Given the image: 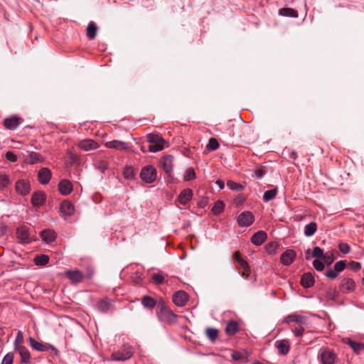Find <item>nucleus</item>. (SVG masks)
Masks as SVG:
<instances>
[{
    "label": "nucleus",
    "mask_w": 364,
    "mask_h": 364,
    "mask_svg": "<svg viewBox=\"0 0 364 364\" xmlns=\"http://www.w3.org/2000/svg\"><path fill=\"white\" fill-rule=\"evenodd\" d=\"M157 171L153 166L151 165L146 166L142 168L140 173L141 179L147 183H151L155 181Z\"/></svg>",
    "instance_id": "obj_1"
},
{
    "label": "nucleus",
    "mask_w": 364,
    "mask_h": 364,
    "mask_svg": "<svg viewBox=\"0 0 364 364\" xmlns=\"http://www.w3.org/2000/svg\"><path fill=\"white\" fill-rule=\"evenodd\" d=\"M29 343L31 346L34 349L40 352H45L48 350H51L54 354H58V350L53 346L49 343H43L37 341L33 338L30 337L28 338Z\"/></svg>",
    "instance_id": "obj_2"
},
{
    "label": "nucleus",
    "mask_w": 364,
    "mask_h": 364,
    "mask_svg": "<svg viewBox=\"0 0 364 364\" xmlns=\"http://www.w3.org/2000/svg\"><path fill=\"white\" fill-rule=\"evenodd\" d=\"M133 355L132 348L130 346H124L117 352L112 354V360L116 361H124L129 359Z\"/></svg>",
    "instance_id": "obj_3"
},
{
    "label": "nucleus",
    "mask_w": 364,
    "mask_h": 364,
    "mask_svg": "<svg viewBox=\"0 0 364 364\" xmlns=\"http://www.w3.org/2000/svg\"><path fill=\"white\" fill-rule=\"evenodd\" d=\"M255 220L253 214L249 211L241 213L237 218L238 225L241 228L250 226Z\"/></svg>",
    "instance_id": "obj_4"
},
{
    "label": "nucleus",
    "mask_w": 364,
    "mask_h": 364,
    "mask_svg": "<svg viewBox=\"0 0 364 364\" xmlns=\"http://www.w3.org/2000/svg\"><path fill=\"white\" fill-rule=\"evenodd\" d=\"M320 358L322 364H334L336 355L328 348H325L320 353Z\"/></svg>",
    "instance_id": "obj_5"
},
{
    "label": "nucleus",
    "mask_w": 364,
    "mask_h": 364,
    "mask_svg": "<svg viewBox=\"0 0 364 364\" xmlns=\"http://www.w3.org/2000/svg\"><path fill=\"white\" fill-rule=\"evenodd\" d=\"M17 236L22 243L28 244L34 240L33 237L31 236L29 228L25 226L20 227L17 229Z\"/></svg>",
    "instance_id": "obj_6"
},
{
    "label": "nucleus",
    "mask_w": 364,
    "mask_h": 364,
    "mask_svg": "<svg viewBox=\"0 0 364 364\" xmlns=\"http://www.w3.org/2000/svg\"><path fill=\"white\" fill-rule=\"evenodd\" d=\"M296 257V252L293 250H287L281 257L280 262L283 265L289 266L295 260Z\"/></svg>",
    "instance_id": "obj_7"
},
{
    "label": "nucleus",
    "mask_w": 364,
    "mask_h": 364,
    "mask_svg": "<svg viewBox=\"0 0 364 364\" xmlns=\"http://www.w3.org/2000/svg\"><path fill=\"white\" fill-rule=\"evenodd\" d=\"M31 187L29 182L24 179L17 181L16 183V191L18 193L26 196L30 191Z\"/></svg>",
    "instance_id": "obj_8"
},
{
    "label": "nucleus",
    "mask_w": 364,
    "mask_h": 364,
    "mask_svg": "<svg viewBox=\"0 0 364 364\" xmlns=\"http://www.w3.org/2000/svg\"><path fill=\"white\" fill-rule=\"evenodd\" d=\"M77 146L85 151H88L97 149L99 147V144L94 140L84 139L78 143Z\"/></svg>",
    "instance_id": "obj_9"
},
{
    "label": "nucleus",
    "mask_w": 364,
    "mask_h": 364,
    "mask_svg": "<svg viewBox=\"0 0 364 364\" xmlns=\"http://www.w3.org/2000/svg\"><path fill=\"white\" fill-rule=\"evenodd\" d=\"M161 318L169 323H175L177 320L176 315L168 308L164 306L161 309Z\"/></svg>",
    "instance_id": "obj_10"
},
{
    "label": "nucleus",
    "mask_w": 364,
    "mask_h": 364,
    "mask_svg": "<svg viewBox=\"0 0 364 364\" xmlns=\"http://www.w3.org/2000/svg\"><path fill=\"white\" fill-rule=\"evenodd\" d=\"M188 299V294L183 291H178L173 296V301L178 306H183L186 304Z\"/></svg>",
    "instance_id": "obj_11"
},
{
    "label": "nucleus",
    "mask_w": 364,
    "mask_h": 364,
    "mask_svg": "<svg viewBox=\"0 0 364 364\" xmlns=\"http://www.w3.org/2000/svg\"><path fill=\"white\" fill-rule=\"evenodd\" d=\"M52 176L50 170L48 168H41L38 173V181L41 184H47Z\"/></svg>",
    "instance_id": "obj_12"
},
{
    "label": "nucleus",
    "mask_w": 364,
    "mask_h": 364,
    "mask_svg": "<svg viewBox=\"0 0 364 364\" xmlns=\"http://www.w3.org/2000/svg\"><path fill=\"white\" fill-rule=\"evenodd\" d=\"M284 322L286 323H296L302 325L306 323V317L301 314L294 313L287 316L284 319Z\"/></svg>",
    "instance_id": "obj_13"
},
{
    "label": "nucleus",
    "mask_w": 364,
    "mask_h": 364,
    "mask_svg": "<svg viewBox=\"0 0 364 364\" xmlns=\"http://www.w3.org/2000/svg\"><path fill=\"white\" fill-rule=\"evenodd\" d=\"M355 288V283L351 278H345L341 281V289L344 293L353 291Z\"/></svg>",
    "instance_id": "obj_14"
},
{
    "label": "nucleus",
    "mask_w": 364,
    "mask_h": 364,
    "mask_svg": "<svg viewBox=\"0 0 364 364\" xmlns=\"http://www.w3.org/2000/svg\"><path fill=\"white\" fill-rule=\"evenodd\" d=\"M193 197V191L190 188L183 190L178 197V202L183 205H187Z\"/></svg>",
    "instance_id": "obj_15"
},
{
    "label": "nucleus",
    "mask_w": 364,
    "mask_h": 364,
    "mask_svg": "<svg viewBox=\"0 0 364 364\" xmlns=\"http://www.w3.org/2000/svg\"><path fill=\"white\" fill-rule=\"evenodd\" d=\"M65 274L73 283L80 282L84 277L82 273L79 270L67 271Z\"/></svg>",
    "instance_id": "obj_16"
},
{
    "label": "nucleus",
    "mask_w": 364,
    "mask_h": 364,
    "mask_svg": "<svg viewBox=\"0 0 364 364\" xmlns=\"http://www.w3.org/2000/svg\"><path fill=\"white\" fill-rule=\"evenodd\" d=\"M14 349L20 355L21 362L22 363L27 364V363H30L31 354H30L28 350L24 346L16 347V348H14Z\"/></svg>",
    "instance_id": "obj_17"
},
{
    "label": "nucleus",
    "mask_w": 364,
    "mask_h": 364,
    "mask_svg": "<svg viewBox=\"0 0 364 364\" xmlns=\"http://www.w3.org/2000/svg\"><path fill=\"white\" fill-rule=\"evenodd\" d=\"M267 233L262 230L255 232L251 237V242L256 246L261 245L267 239Z\"/></svg>",
    "instance_id": "obj_18"
},
{
    "label": "nucleus",
    "mask_w": 364,
    "mask_h": 364,
    "mask_svg": "<svg viewBox=\"0 0 364 364\" xmlns=\"http://www.w3.org/2000/svg\"><path fill=\"white\" fill-rule=\"evenodd\" d=\"M46 195L44 193L38 191L33 193L31 202L33 206L38 207L42 205L46 201Z\"/></svg>",
    "instance_id": "obj_19"
},
{
    "label": "nucleus",
    "mask_w": 364,
    "mask_h": 364,
    "mask_svg": "<svg viewBox=\"0 0 364 364\" xmlns=\"http://www.w3.org/2000/svg\"><path fill=\"white\" fill-rule=\"evenodd\" d=\"M58 189L62 195L66 196L71 193L73 185L70 181L63 179L59 183Z\"/></svg>",
    "instance_id": "obj_20"
},
{
    "label": "nucleus",
    "mask_w": 364,
    "mask_h": 364,
    "mask_svg": "<svg viewBox=\"0 0 364 364\" xmlns=\"http://www.w3.org/2000/svg\"><path fill=\"white\" fill-rule=\"evenodd\" d=\"M105 146L109 149H114L117 150L122 151L128 149L129 146L127 144L122 141L113 140L108 141L105 144Z\"/></svg>",
    "instance_id": "obj_21"
},
{
    "label": "nucleus",
    "mask_w": 364,
    "mask_h": 364,
    "mask_svg": "<svg viewBox=\"0 0 364 364\" xmlns=\"http://www.w3.org/2000/svg\"><path fill=\"white\" fill-rule=\"evenodd\" d=\"M60 209L63 215L68 216L72 215L75 210L73 204L68 200H64L61 203Z\"/></svg>",
    "instance_id": "obj_22"
},
{
    "label": "nucleus",
    "mask_w": 364,
    "mask_h": 364,
    "mask_svg": "<svg viewBox=\"0 0 364 364\" xmlns=\"http://www.w3.org/2000/svg\"><path fill=\"white\" fill-rule=\"evenodd\" d=\"M173 157L171 155L165 156L162 159V166L166 173L173 171Z\"/></svg>",
    "instance_id": "obj_23"
},
{
    "label": "nucleus",
    "mask_w": 364,
    "mask_h": 364,
    "mask_svg": "<svg viewBox=\"0 0 364 364\" xmlns=\"http://www.w3.org/2000/svg\"><path fill=\"white\" fill-rule=\"evenodd\" d=\"M275 346L279 353L282 355H286L289 350V343L287 340H279L275 343Z\"/></svg>",
    "instance_id": "obj_24"
},
{
    "label": "nucleus",
    "mask_w": 364,
    "mask_h": 364,
    "mask_svg": "<svg viewBox=\"0 0 364 364\" xmlns=\"http://www.w3.org/2000/svg\"><path fill=\"white\" fill-rule=\"evenodd\" d=\"M4 124L6 129L14 130L19 125L20 118L16 116L7 118L4 120Z\"/></svg>",
    "instance_id": "obj_25"
},
{
    "label": "nucleus",
    "mask_w": 364,
    "mask_h": 364,
    "mask_svg": "<svg viewBox=\"0 0 364 364\" xmlns=\"http://www.w3.org/2000/svg\"><path fill=\"white\" fill-rule=\"evenodd\" d=\"M301 283L305 288L311 287L314 284V278L311 273H305L301 277Z\"/></svg>",
    "instance_id": "obj_26"
},
{
    "label": "nucleus",
    "mask_w": 364,
    "mask_h": 364,
    "mask_svg": "<svg viewBox=\"0 0 364 364\" xmlns=\"http://www.w3.org/2000/svg\"><path fill=\"white\" fill-rule=\"evenodd\" d=\"M41 235L42 239L47 243L53 242L56 238L55 232L50 230H45L41 231Z\"/></svg>",
    "instance_id": "obj_27"
},
{
    "label": "nucleus",
    "mask_w": 364,
    "mask_h": 364,
    "mask_svg": "<svg viewBox=\"0 0 364 364\" xmlns=\"http://www.w3.org/2000/svg\"><path fill=\"white\" fill-rule=\"evenodd\" d=\"M239 329L238 323L235 321H230L228 322L226 327H225V333L228 336H232L236 332H237Z\"/></svg>",
    "instance_id": "obj_28"
},
{
    "label": "nucleus",
    "mask_w": 364,
    "mask_h": 364,
    "mask_svg": "<svg viewBox=\"0 0 364 364\" xmlns=\"http://www.w3.org/2000/svg\"><path fill=\"white\" fill-rule=\"evenodd\" d=\"M43 157L38 153L31 151L28 154L27 162L30 164H34L38 162H43Z\"/></svg>",
    "instance_id": "obj_29"
},
{
    "label": "nucleus",
    "mask_w": 364,
    "mask_h": 364,
    "mask_svg": "<svg viewBox=\"0 0 364 364\" xmlns=\"http://www.w3.org/2000/svg\"><path fill=\"white\" fill-rule=\"evenodd\" d=\"M316 230H317V224L315 222H311L305 225L304 233L305 236L311 237L313 235H314V233L316 232Z\"/></svg>",
    "instance_id": "obj_30"
},
{
    "label": "nucleus",
    "mask_w": 364,
    "mask_h": 364,
    "mask_svg": "<svg viewBox=\"0 0 364 364\" xmlns=\"http://www.w3.org/2000/svg\"><path fill=\"white\" fill-rule=\"evenodd\" d=\"M279 14L283 16H289L296 18L298 16L297 11L291 8H283L279 11Z\"/></svg>",
    "instance_id": "obj_31"
},
{
    "label": "nucleus",
    "mask_w": 364,
    "mask_h": 364,
    "mask_svg": "<svg viewBox=\"0 0 364 364\" xmlns=\"http://www.w3.org/2000/svg\"><path fill=\"white\" fill-rule=\"evenodd\" d=\"M97 34V26L94 22H90L87 27V36L89 39H94Z\"/></svg>",
    "instance_id": "obj_32"
},
{
    "label": "nucleus",
    "mask_w": 364,
    "mask_h": 364,
    "mask_svg": "<svg viewBox=\"0 0 364 364\" xmlns=\"http://www.w3.org/2000/svg\"><path fill=\"white\" fill-rule=\"evenodd\" d=\"M168 144L165 141V143H157V144H152L149 147V151L150 152H158L161 150H163L164 148L168 147Z\"/></svg>",
    "instance_id": "obj_33"
},
{
    "label": "nucleus",
    "mask_w": 364,
    "mask_h": 364,
    "mask_svg": "<svg viewBox=\"0 0 364 364\" xmlns=\"http://www.w3.org/2000/svg\"><path fill=\"white\" fill-rule=\"evenodd\" d=\"M147 141L150 144L165 143V140L159 134H149L147 135Z\"/></svg>",
    "instance_id": "obj_34"
},
{
    "label": "nucleus",
    "mask_w": 364,
    "mask_h": 364,
    "mask_svg": "<svg viewBox=\"0 0 364 364\" xmlns=\"http://www.w3.org/2000/svg\"><path fill=\"white\" fill-rule=\"evenodd\" d=\"M111 306V304L106 299H102L97 303V309L103 313L107 312Z\"/></svg>",
    "instance_id": "obj_35"
},
{
    "label": "nucleus",
    "mask_w": 364,
    "mask_h": 364,
    "mask_svg": "<svg viewBox=\"0 0 364 364\" xmlns=\"http://www.w3.org/2000/svg\"><path fill=\"white\" fill-rule=\"evenodd\" d=\"M141 304L146 308L153 309L156 305V301L152 297L145 296L142 299Z\"/></svg>",
    "instance_id": "obj_36"
},
{
    "label": "nucleus",
    "mask_w": 364,
    "mask_h": 364,
    "mask_svg": "<svg viewBox=\"0 0 364 364\" xmlns=\"http://www.w3.org/2000/svg\"><path fill=\"white\" fill-rule=\"evenodd\" d=\"M224 208L225 205L223 202L221 200H218L213 204L211 210L215 215H218L223 212Z\"/></svg>",
    "instance_id": "obj_37"
},
{
    "label": "nucleus",
    "mask_w": 364,
    "mask_h": 364,
    "mask_svg": "<svg viewBox=\"0 0 364 364\" xmlns=\"http://www.w3.org/2000/svg\"><path fill=\"white\" fill-rule=\"evenodd\" d=\"M48 261H49V257H48V256H47L46 255H38L34 258L35 264L36 265H39V266L46 265L48 262Z\"/></svg>",
    "instance_id": "obj_38"
},
{
    "label": "nucleus",
    "mask_w": 364,
    "mask_h": 364,
    "mask_svg": "<svg viewBox=\"0 0 364 364\" xmlns=\"http://www.w3.org/2000/svg\"><path fill=\"white\" fill-rule=\"evenodd\" d=\"M277 189L276 188L265 191L263 195V200L266 202H268V201L274 199L277 195Z\"/></svg>",
    "instance_id": "obj_39"
},
{
    "label": "nucleus",
    "mask_w": 364,
    "mask_h": 364,
    "mask_svg": "<svg viewBox=\"0 0 364 364\" xmlns=\"http://www.w3.org/2000/svg\"><path fill=\"white\" fill-rule=\"evenodd\" d=\"M279 245L276 242H270L265 245V250L269 254H274L276 252Z\"/></svg>",
    "instance_id": "obj_40"
},
{
    "label": "nucleus",
    "mask_w": 364,
    "mask_h": 364,
    "mask_svg": "<svg viewBox=\"0 0 364 364\" xmlns=\"http://www.w3.org/2000/svg\"><path fill=\"white\" fill-rule=\"evenodd\" d=\"M245 264L242 265V264H238L239 265V267L240 268H242V276L245 278V279H247L250 274V267L249 266L248 263L247 262V261L245 260Z\"/></svg>",
    "instance_id": "obj_41"
},
{
    "label": "nucleus",
    "mask_w": 364,
    "mask_h": 364,
    "mask_svg": "<svg viewBox=\"0 0 364 364\" xmlns=\"http://www.w3.org/2000/svg\"><path fill=\"white\" fill-rule=\"evenodd\" d=\"M123 176L127 179H132L134 176V171L131 166H127L124 168Z\"/></svg>",
    "instance_id": "obj_42"
},
{
    "label": "nucleus",
    "mask_w": 364,
    "mask_h": 364,
    "mask_svg": "<svg viewBox=\"0 0 364 364\" xmlns=\"http://www.w3.org/2000/svg\"><path fill=\"white\" fill-rule=\"evenodd\" d=\"M10 183V179L8 175L0 173V188H6Z\"/></svg>",
    "instance_id": "obj_43"
},
{
    "label": "nucleus",
    "mask_w": 364,
    "mask_h": 364,
    "mask_svg": "<svg viewBox=\"0 0 364 364\" xmlns=\"http://www.w3.org/2000/svg\"><path fill=\"white\" fill-rule=\"evenodd\" d=\"M338 293L336 289L330 288L326 292V297L330 300H334L337 298Z\"/></svg>",
    "instance_id": "obj_44"
},
{
    "label": "nucleus",
    "mask_w": 364,
    "mask_h": 364,
    "mask_svg": "<svg viewBox=\"0 0 364 364\" xmlns=\"http://www.w3.org/2000/svg\"><path fill=\"white\" fill-rule=\"evenodd\" d=\"M196 177V173L193 168H188L186 169L184 174L185 181H191Z\"/></svg>",
    "instance_id": "obj_45"
},
{
    "label": "nucleus",
    "mask_w": 364,
    "mask_h": 364,
    "mask_svg": "<svg viewBox=\"0 0 364 364\" xmlns=\"http://www.w3.org/2000/svg\"><path fill=\"white\" fill-rule=\"evenodd\" d=\"M23 342V333L21 331H19L17 333V335H16V339L14 341V348H16V347H18V346H23V345H22Z\"/></svg>",
    "instance_id": "obj_46"
},
{
    "label": "nucleus",
    "mask_w": 364,
    "mask_h": 364,
    "mask_svg": "<svg viewBox=\"0 0 364 364\" xmlns=\"http://www.w3.org/2000/svg\"><path fill=\"white\" fill-rule=\"evenodd\" d=\"M323 262L327 264L330 265L333 262V254L331 252H326L323 257Z\"/></svg>",
    "instance_id": "obj_47"
},
{
    "label": "nucleus",
    "mask_w": 364,
    "mask_h": 364,
    "mask_svg": "<svg viewBox=\"0 0 364 364\" xmlns=\"http://www.w3.org/2000/svg\"><path fill=\"white\" fill-rule=\"evenodd\" d=\"M14 353H8L4 357L1 364H12L14 362Z\"/></svg>",
    "instance_id": "obj_48"
},
{
    "label": "nucleus",
    "mask_w": 364,
    "mask_h": 364,
    "mask_svg": "<svg viewBox=\"0 0 364 364\" xmlns=\"http://www.w3.org/2000/svg\"><path fill=\"white\" fill-rule=\"evenodd\" d=\"M219 147V143L215 138H210L208 141V148L210 150H216Z\"/></svg>",
    "instance_id": "obj_49"
},
{
    "label": "nucleus",
    "mask_w": 364,
    "mask_h": 364,
    "mask_svg": "<svg viewBox=\"0 0 364 364\" xmlns=\"http://www.w3.org/2000/svg\"><path fill=\"white\" fill-rule=\"evenodd\" d=\"M206 334L210 339L213 341L217 338L218 332L215 328H208L206 330Z\"/></svg>",
    "instance_id": "obj_50"
},
{
    "label": "nucleus",
    "mask_w": 364,
    "mask_h": 364,
    "mask_svg": "<svg viewBox=\"0 0 364 364\" xmlns=\"http://www.w3.org/2000/svg\"><path fill=\"white\" fill-rule=\"evenodd\" d=\"M323 250L319 247H315L312 252V256L315 258H323Z\"/></svg>",
    "instance_id": "obj_51"
},
{
    "label": "nucleus",
    "mask_w": 364,
    "mask_h": 364,
    "mask_svg": "<svg viewBox=\"0 0 364 364\" xmlns=\"http://www.w3.org/2000/svg\"><path fill=\"white\" fill-rule=\"evenodd\" d=\"M152 279L157 284H161L164 282V276L159 273L154 274L152 275Z\"/></svg>",
    "instance_id": "obj_52"
},
{
    "label": "nucleus",
    "mask_w": 364,
    "mask_h": 364,
    "mask_svg": "<svg viewBox=\"0 0 364 364\" xmlns=\"http://www.w3.org/2000/svg\"><path fill=\"white\" fill-rule=\"evenodd\" d=\"M227 186L230 190H232V191L239 190V189L242 188V185H240L237 183H235L234 181H228Z\"/></svg>",
    "instance_id": "obj_53"
},
{
    "label": "nucleus",
    "mask_w": 364,
    "mask_h": 364,
    "mask_svg": "<svg viewBox=\"0 0 364 364\" xmlns=\"http://www.w3.org/2000/svg\"><path fill=\"white\" fill-rule=\"evenodd\" d=\"M346 267V263L344 261H338L334 264V269L337 272H342Z\"/></svg>",
    "instance_id": "obj_54"
},
{
    "label": "nucleus",
    "mask_w": 364,
    "mask_h": 364,
    "mask_svg": "<svg viewBox=\"0 0 364 364\" xmlns=\"http://www.w3.org/2000/svg\"><path fill=\"white\" fill-rule=\"evenodd\" d=\"M231 357L234 360H240L245 359V355L240 352L234 351L231 354Z\"/></svg>",
    "instance_id": "obj_55"
},
{
    "label": "nucleus",
    "mask_w": 364,
    "mask_h": 364,
    "mask_svg": "<svg viewBox=\"0 0 364 364\" xmlns=\"http://www.w3.org/2000/svg\"><path fill=\"white\" fill-rule=\"evenodd\" d=\"M339 250L343 254H348L350 252V247L346 243H341L338 245Z\"/></svg>",
    "instance_id": "obj_56"
},
{
    "label": "nucleus",
    "mask_w": 364,
    "mask_h": 364,
    "mask_svg": "<svg viewBox=\"0 0 364 364\" xmlns=\"http://www.w3.org/2000/svg\"><path fill=\"white\" fill-rule=\"evenodd\" d=\"M313 266L317 271H322L324 269L323 263L318 259L314 260Z\"/></svg>",
    "instance_id": "obj_57"
},
{
    "label": "nucleus",
    "mask_w": 364,
    "mask_h": 364,
    "mask_svg": "<svg viewBox=\"0 0 364 364\" xmlns=\"http://www.w3.org/2000/svg\"><path fill=\"white\" fill-rule=\"evenodd\" d=\"M5 157L11 162H16L17 161V156L12 151H7L5 154Z\"/></svg>",
    "instance_id": "obj_58"
},
{
    "label": "nucleus",
    "mask_w": 364,
    "mask_h": 364,
    "mask_svg": "<svg viewBox=\"0 0 364 364\" xmlns=\"http://www.w3.org/2000/svg\"><path fill=\"white\" fill-rule=\"evenodd\" d=\"M326 276L329 279H335L338 276V272L335 269H329L326 272Z\"/></svg>",
    "instance_id": "obj_59"
},
{
    "label": "nucleus",
    "mask_w": 364,
    "mask_h": 364,
    "mask_svg": "<svg viewBox=\"0 0 364 364\" xmlns=\"http://www.w3.org/2000/svg\"><path fill=\"white\" fill-rule=\"evenodd\" d=\"M352 348H353V350H354L355 353H359L360 350L364 349V343H356L355 342V343L353 345Z\"/></svg>",
    "instance_id": "obj_60"
},
{
    "label": "nucleus",
    "mask_w": 364,
    "mask_h": 364,
    "mask_svg": "<svg viewBox=\"0 0 364 364\" xmlns=\"http://www.w3.org/2000/svg\"><path fill=\"white\" fill-rule=\"evenodd\" d=\"M233 257L237 261V264H242V265H244L245 264V259L240 256V255H239V253L237 252H235L233 254Z\"/></svg>",
    "instance_id": "obj_61"
},
{
    "label": "nucleus",
    "mask_w": 364,
    "mask_h": 364,
    "mask_svg": "<svg viewBox=\"0 0 364 364\" xmlns=\"http://www.w3.org/2000/svg\"><path fill=\"white\" fill-rule=\"evenodd\" d=\"M304 329L302 327L295 328L293 332L296 337L301 336L304 333Z\"/></svg>",
    "instance_id": "obj_62"
},
{
    "label": "nucleus",
    "mask_w": 364,
    "mask_h": 364,
    "mask_svg": "<svg viewBox=\"0 0 364 364\" xmlns=\"http://www.w3.org/2000/svg\"><path fill=\"white\" fill-rule=\"evenodd\" d=\"M264 175V172L262 169H257L255 171V177L256 178H261Z\"/></svg>",
    "instance_id": "obj_63"
},
{
    "label": "nucleus",
    "mask_w": 364,
    "mask_h": 364,
    "mask_svg": "<svg viewBox=\"0 0 364 364\" xmlns=\"http://www.w3.org/2000/svg\"><path fill=\"white\" fill-rule=\"evenodd\" d=\"M352 269L354 271H358L361 268V264L359 262H353L351 263Z\"/></svg>",
    "instance_id": "obj_64"
}]
</instances>
